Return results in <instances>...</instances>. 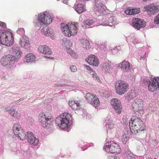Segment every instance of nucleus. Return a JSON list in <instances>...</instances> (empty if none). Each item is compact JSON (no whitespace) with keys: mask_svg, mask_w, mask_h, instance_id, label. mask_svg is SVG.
Wrapping results in <instances>:
<instances>
[{"mask_svg":"<svg viewBox=\"0 0 159 159\" xmlns=\"http://www.w3.org/2000/svg\"><path fill=\"white\" fill-rule=\"evenodd\" d=\"M78 24L73 22L69 25L64 23L61 24V30L65 36L68 37L77 34L78 30Z\"/></svg>","mask_w":159,"mask_h":159,"instance_id":"obj_1","label":"nucleus"},{"mask_svg":"<svg viewBox=\"0 0 159 159\" xmlns=\"http://www.w3.org/2000/svg\"><path fill=\"white\" fill-rule=\"evenodd\" d=\"M14 37L11 32L7 30L0 31V44L10 46L14 43Z\"/></svg>","mask_w":159,"mask_h":159,"instance_id":"obj_2","label":"nucleus"},{"mask_svg":"<svg viewBox=\"0 0 159 159\" xmlns=\"http://www.w3.org/2000/svg\"><path fill=\"white\" fill-rule=\"evenodd\" d=\"M71 117L70 114L66 112L64 113L56 119V123L60 128L62 129H65L68 126L69 121Z\"/></svg>","mask_w":159,"mask_h":159,"instance_id":"obj_3","label":"nucleus"},{"mask_svg":"<svg viewBox=\"0 0 159 159\" xmlns=\"http://www.w3.org/2000/svg\"><path fill=\"white\" fill-rule=\"evenodd\" d=\"M52 116L48 112H42L39 115V121L44 127L48 129L50 127Z\"/></svg>","mask_w":159,"mask_h":159,"instance_id":"obj_4","label":"nucleus"},{"mask_svg":"<svg viewBox=\"0 0 159 159\" xmlns=\"http://www.w3.org/2000/svg\"><path fill=\"white\" fill-rule=\"evenodd\" d=\"M128 87V84L122 80H119L115 83V87L116 92L120 95H122L125 93Z\"/></svg>","mask_w":159,"mask_h":159,"instance_id":"obj_5","label":"nucleus"},{"mask_svg":"<svg viewBox=\"0 0 159 159\" xmlns=\"http://www.w3.org/2000/svg\"><path fill=\"white\" fill-rule=\"evenodd\" d=\"M110 144L106 145L104 147V150L107 152L118 154L120 152L121 150L119 145L113 142H110Z\"/></svg>","mask_w":159,"mask_h":159,"instance_id":"obj_6","label":"nucleus"},{"mask_svg":"<svg viewBox=\"0 0 159 159\" xmlns=\"http://www.w3.org/2000/svg\"><path fill=\"white\" fill-rule=\"evenodd\" d=\"M52 19L51 15L47 11L41 13L39 15L38 21L45 25L50 24L52 21Z\"/></svg>","mask_w":159,"mask_h":159,"instance_id":"obj_7","label":"nucleus"},{"mask_svg":"<svg viewBox=\"0 0 159 159\" xmlns=\"http://www.w3.org/2000/svg\"><path fill=\"white\" fill-rule=\"evenodd\" d=\"M14 57L11 55H7L5 58H2L0 61L1 64L3 66H6L7 68H11L13 67V61Z\"/></svg>","mask_w":159,"mask_h":159,"instance_id":"obj_8","label":"nucleus"},{"mask_svg":"<svg viewBox=\"0 0 159 159\" xmlns=\"http://www.w3.org/2000/svg\"><path fill=\"white\" fill-rule=\"evenodd\" d=\"M132 109L136 113L138 112L140 114L143 113V102L142 99H136L131 103Z\"/></svg>","mask_w":159,"mask_h":159,"instance_id":"obj_9","label":"nucleus"},{"mask_svg":"<svg viewBox=\"0 0 159 159\" xmlns=\"http://www.w3.org/2000/svg\"><path fill=\"white\" fill-rule=\"evenodd\" d=\"M148 89L150 92L159 90V77L153 78L151 81H148Z\"/></svg>","mask_w":159,"mask_h":159,"instance_id":"obj_10","label":"nucleus"},{"mask_svg":"<svg viewBox=\"0 0 159 159\" xmlns=\"http://www.w3.org/2000/svg\"><path fill=\"white\" fill-rule=\"evenodd\" d=\"M134 125L136 127L140 129V131L144 130L145 125L143 121L140 119L138 118L136 116H133L130 120V124Z\"/></svg>","mask_w":159,"mask_h":159,"instance_id":"obj_11","label":"nucleus"},{"mask_svg":"<svg viewBox=\"0 0 159 159\" xmlns=\"http://www.w3.org/2000/svg\"><path fill=\"white\" fill-rule=\"evenodd\" d=\"M131 25L134 27L139 30L141 28L145 27L146 26V22L142 19L133 18L132 19Z\"/></svg>","mask_w":159,"mask_h":159,"instance_id":"obj_12","label":"nucleus"},{"mask_svg":"<svg viewBox=\"0 0 159 159\" xmlns=\"http://www.w3.org/2000/svg\"><path fill=\"white\" fill-rule=\"evenodd\" d=\"M111 103L115 109L116 112L120 114L121 112L122 107L120 101L117 98H113L111 101Z\"/></svg>","mask_w":159,"mask_h":159,"instance_id":"obj_13","label":"nucleus"},{"mask_svg":"<svg viewBox=\"0 0 159 159\" xmlns=\"http://www.w3.org/2000/svg\"><path fill=\"white\" fill-rule=\"evenodd\" d=\"M86 61L90 65L97 66L99 64L98 58L95 55H91L85 59Z\"/></svg>","mask_w":159,"mask_h":159,"instance_id":"obj_14","label":"nucleus"},{"mask_svg":"<svg viewBox=\"0 0 159 159\" xmlns=\"http://www.w3.org/2000/svg\"><path fill=\"white\" fill-rule=\"evenodd\" d=\"M144 8L146 11L150 12V14L151 15H153L159 11V5H155L153 3L146 6Z\"/></svg>","mask_w":159,"mask_h":159,"instance_id":"obj_15","label":"nucleus"},{"mask_svg":"<svg viewBox=\"0 0 159 159\" xmlns=\"http://www.w3.org/2000/svg\"><path fill=\"white\" fill-rule=\"evenodd\" d=\"M27 133L28 142L32 145H37L39 143V139L33 136V133L32 132L28 131Z\"/></svg>","mask_w":159,"mask_h":159,"instance_id":"obj_16","label":"nucleus"},{"mask_svg":"<svg viewBox=\"0 0 159 159\" xmlns=\"http://www.w3.org/2000/svg\"><path fill=\"white\" fill-rule=\"evenodd\" d=\"M19 43L21 47L27 49L30 48L29 41L26 38L21 37L20 39Z\"/></svg>","mask_w":159,"mask_h":159,"instance_id":"obj_17","label":"nucleus"},{"mask_svg":"<svg viewBox=\"0 0 159 159\" xmlns=\"http://www.w3.org/2000/svg\"><path fill=\"white\" fill-rule=\"evenodd\" d=\"M38 51L39 53L46 55L52 54V51L51 49L47 45H41L38 48Z\"/></svg>","mask_w":159,"mask_h":159,"instance_id":"obj_18","label":"nucleus"},{"mask_svg":"<svg viewBox=\"0 0 159 159\" xmlns=\"http://www.w3.org/2000/svg\"><path fill=\"white\" fill-rule=\"evenodd\" d=\"M119 67L124 72H127L129 69V62L126 61H123L119 64Z\"/></svg>","mask_w":159,"mask_h":159,"instance_id":"obj_19","label":"nucleus"},{"mask_svg":"<svg viewBox=\"0 0 159 159\" xmlns=\"http://www.w3.org/2000/svg\"><path fill=\"white\" fill-rule=\"evenodd\" d=\"M75 8L76 11L79 14L81 13L86 10L84 5L81 3L76 4L75 7Z\"/></svg>","mask_w":159,"mask_h":159,"instance_id":"obj_20","label":"nucleus"},{"mask_svg":"<svg viewBox=\"0 0 159 159\" xmlns=\"http://www.w3.org/2000/svg\"><path fill=\"white\" fill-rule=\"evenodd\" d=\"M69 104L70 107L74 110L79 109L80 108V103L77 101H70Z\"/></svg>","mask_w":159,"mask_h":159,"instance_id":"obj_21","label":"nucleus"},{"mask_svg":"<svg viewBox=\"0 0 159 159\" xmlns=\"http://www.w3.org/2000/svg\"><path fill=\"white\" fill-rule=\"evenodd\" d=\"M10 112L9 113L11 116L16 119H19L21 117V114L17 111H15V109H11L9 110Z\"/></svg>","mask_w":159,"mask_h":159,"instance_id":"obj_22","label":"nucleus"},{"mask_svg":"<svg viewBox=\"0 0 159 159\" xmlns=\"http://www.w3.org/2000/svg\"><path fill=\"white\" fill-rule=\"evenodd\" d=\"M96 9L101 14L103 13L105 11L106 6L101 2H99L98 5L96 4Z\"/></svg>","mask_w":159,"mask_h":159,"instance_id":"obj_23","label":"nucleus"},{"mask_svg":"<svg viewBox=\"0 0 159 159\" xmlns=\"http://www.w3.org/2000/svg\"><path fill=\"white\" fill-rule=\"evenodd\" d=\"M25 58L27 63L32 62L35 60V57L32 53H29L27 54Z\"/></svg>","mask_w":159,"mask_h":159,"instance_id":"obj_24","label":"nucleus"},{"mask_svg":"<svg viewBox=\"0 0 159 159\" xmlns=\"http://www.w3.org/2000/svg\"><path fill=\"white\" fill-rule=\"evenodd\" d=\"M110 63L109 61L104 62L102 65V70L106 72H109L111 69Z\"/></svg>","mask_w":159,"mask_h":159,"instance_id":"obj_25","label":"nucleus"},{"mask_svg":"<svg viewBox=\"0 0 159 159\" xmlns=\"http://www.w3.org/2000/svg\"><path fill=\"white\" fill-rule=\"evenodd\" d=\"M14 53L15 56H13L15 57L14 60V61L20 58L22 55V52L19 49H15Z\"/></svg>","mask_w":159,"mask_h":159,"instance_id":"obj_26","label":"nucleus"},{"mask_svg":"<svg viewBox=\"0 0 159 159\" xmlns=\"http://www.w3.org/2000/svg\"><path fill=\"white\" fill-rule=\"evenodd\" d=\"M96 96L95 94L90 93H87L86 95L85 98L86 101L90 103Z\"/></svg>","mask_w":159,"mask_h":159,"instance_id":"obj_27","label":"nucleus"},{"mask_svg":"<svg viewBox=\"0 0 159 159\" xmlns=\"http://www.w3.org/2000/svg\"><path fill=\"white\" fill-rule=\"evenodd\" d=\"M13 130L15 134H17L21 130H23L20 125L18 123L15 124L13 126Z\"/></svg>","mask_w":159,"mask_h":159,"instance_id":"obj_28","label":"nucleus"},{"mask_svg":"<svg viewBox=\"0 0 159 159\" xmlns=\"http://www.w3.org/2000/svg\"><path fill=\"white\" fill-rule=\"evenodd\" d=\"M105 122L106 123V127L107 129H111L114 128V124L111 120L110 119L106 120Z\"/></svg>","mask_w":159,"mask_h":159,"instance_id":"obj_29","label":"nucleus"},{"mask_svg":"<svg viewBox=\"0 0 159 159\" xmlns=\"http://www.w3.org/2000/svg\"><path fill=\"white\" fill-rule=\"evenodd\" d=\"M94 22L92 20L88 19L84 21L83 22V26L86 28H88L89 26L94 24Z\"/></svg>","mask_w":159,"mask_h":159,"instance_id":"obj_30","label":"nucleus"},{"mask_svg":"<svg viewBox=\"0 0 159 159\" xmlns=\"http://www.w3.org/2000/svg\"><path fill=\"white\" fill-rule=\"evenodd\" d=\"M21 140H24L26 138V135L23 130H21L17 134H15Z\"/></svg>","mask_w":159,"mask_h":159,"instance_id":"obj_31","label":"nucleus"},{"mask_svg":"<svg viewBox=\"0 0 159 159\" xmlns=\"http://www.w3.org/2000/svg\"><path fill=\"white\" fill-rule=\"evenodd\" d=\"M95 107H98L100 105V102L99 99L96 96L90 103Z\"/></svg>","mask_w":159,"mask_h":159,"instance_id":"obj_32","label":"nucleus"},{"mask_svg":"<svg viewBox=\"0 0 159 159\" xmlns=\"http://www.w3.org/2000/svg\"><path fill=\"white\" fill-rule=\"evenodd\" d=\"M130 130L132 134H135L138 132V130H140V129L138 128V127H135L134 125H132L131 124H130Z\"/></svg>","mask_w":159,"mask_h":159,"instance_id":"obj_33","label":"nucleus"},{"mask_svg":"<svg viewBox=\"0 0 159 159\" xmlns=\"http://www.w3.org/2000/svg\"><path fill=\"white\" fill-rule=\"evenodd\" d=\"M140 11V9L130 8V15H133L139 13Z\"/></svg>","mask_w":159,"mask_h":159,"instance_id":"obj_34","label":"nucleus"},{"mask_svg":"<svg viewBox=\"0 0 159 159\" xmlns=\"http://www.w3.org/2000/svg\"><path fill=\"white\" fill-rule=\"evenodd\" d=\"M67 52L74 58H75L77 57L76 54L73 50L71 49L70 48L68 49L67 50Z\"/></svg>","mask_w":159,"mask_h":159,"instance_id":"obj_35","label":"nucleus"},{"mask_svg":"<svg viewBox=\"0 0 159 159\" xmlns=\"http://www.w3.org/2000/svg\"><path fill=\"white\" fill-rule=\"evenodd\" d=\"M137 96V93L135 91V89H132L130 91V99H133Z\"/></svg>","mask_w":159,"mask_h":159,"instance_id":"obj_36","label":"nucleus"},{"mask_svg":"<svg viewBox=\"0 0 159 159\" xmlns=\"http://www.w3.org/2000/svg\"><path fill=\"white\" fill-rule=\"evenodd\" d=\"M83 47L86 49H88L89 48V43L87 40H85L83 42Z\"/></svg>","mask_w":159,"mask_h":159,"instance_id":"obj_37","label":"nucleus"},{"mask_svg":"<svg viewBox=\"0 0 159 159\" xmlns=\"http://www.w3.org/2000/svg\"><path fill=\"white\" fill-rule=\"evenodd\" d=\"M129 138V136H127L125 134L124 135H123L122 141L124 143H125V142L127 141L128 140ZM125 143L126 142H125Z\"/></svg>","mask_w":159,"mask_h":159,"instance_id":"obj_38","label":"nucleus"},{"mask_svg":"<svg viewBox=\"0 0 159 159\" xmlns=\"http://www.w3.org/2000/svg\"><path fill=\"white\" fill-rule=\"evenodd\" d=\"M70 69L72 72H75L77 71V68L75 66H71L70 67Z\"/></svg>","mask_w":159,"mask_h":159,"instance_id":"obj_39","label":"nucleus"},{"mask_svg":"<svg viewBox=\"0 0 159 159\" xmlns=\"http://www.w3.org/2000/svg\"><path fill=\"white\" fill-rule=\"evenodd\" d=\"M154 21L156 24L159 25V14L155 18Z\"/></svg>","mask_w":159,"mask_h":159,"instance_id":"obj_40","label":"nucleus"},{"mask_svg":"<svg viewBox=\"0 0 159 159\" xmlns=\"http://www.w3.org/2000/svg\"><path fill=\"white\" fill-rule=\"evenodd\" d=\"M93 77L95 79L98 81V80H100L99 78L97 76V75L96 73H93L92 74Z\"/></svg>","mask_w":159,"mask_h":159,"instance_id":"obj_41","label":"nucleus"},{"mask_svg":"<svg viewBox=\"0 0 159 159\" xmlns=\"http://www.w3.org/2000/svg\"><path fill=\"white\" fill-rule=\"evenodd\" d=\"M0 26L3 28H6V25L4 23L0 21Z\"/></svg>","mask_w":159,"mask_h":159,"instance_id":"obj_42","label":"nucleus"},{"mask_svg":"<svg viewBox=\"0 0 159 159\" xmlns=\"http://www.w3.org/2000/svg\"><path fill=\"white\" fill-rule=\"evenodd\" d=\"M70 42L69 41L67 40L66 41V42L65 43V46L67 48V45L68 47H70V46L71 45L70 44Z\"/></svg>","mask_w":159,"mask_h":159,"instance_id":"obj_43","label":"nucleus"},{"mask_svg":"<svg viewBox=\"0 0 159 159\" xmlns=\"http://www.w3.org/2000/svg\"><path fill=\"white\" fill-rule=\"evenodd\" d=\"M20 31L22 32V34H24L25 33V31L24 29L23 28H20L19 30L18 31L19 32Z\"/></svg>","mask_w":159,"mask_h":159,"instance_id":"obj_44","label":"nucleus"},{"mask_svg":"<svg viewBox=\"0 0 159 159\" xmlns=\"http://www.w3.org/2000/svg\"><path fill=\"white\" fill-rule=\"evenodd\" d=\"M125 12L126 14L127 15H129V9L128 8L127 10H126L125 11Z\"/></svg>","mask_w":159,"mask_h":159,"instance_id":"obj_45","label":"nucleus"},{"mask_svg":"<svg viewBox=\"0 0 159 159\" xmlns=\"http://www.w3.org/2000/svg\"><path fill=\"white\" fill-rule=\"evenodd\" d=\"M146 53H145L144 54V56H141L140 57V60H144L145 58V57L146 56Z\"/></svg>","mask_w":159,"mask_h":159,"instance_id":"obj_46","label":"nucleus"},{"mask_svg":"<svg viewBox=\"0 0 159 159\" xmlns=\"http://www.w3.org/2000/svg\"><path fill=\"white\" fill-rule=\"evenodd\" d=\"M86 69L89 70H92L91 68H90L89 66L86 65Z\"/></svg>","mask_w":159,"mask_h":159,"instance_id":"obj_47","label":"nucleus"},{"mask_svg":"<svg viewBox=\"0 0 159 159\" xmlns=\"http://www.w3.org/2000/svg\"><path fill=\"white\" fill-rule=\"evenodd\" d=\"M63 3H68L67 0H64L63 1Z\"/></svg>","mask_w":159,"mask_h":159,"instance_id":"obj_48","label":"nucleus"},{"mask_svg":"<svg viewBox=\"0 0 159 159\" xmlns=\"http://www.w3.org/2000/svg\"><path fill=\"white\" fill-rule=\"evenodd\" d=\"M134 157H133L130 156V159H134Z\"/></svg>","mask_w":159,"mask_h":159,"instance_id":"obj_49","label":"nucleus"},{"mask_svg":"<svg viewBox=\"0 0 159 159\" xmlns=\"http://www.w3.org/2000/svg\"><path fill=\"white\" fill-rule=\"evenodd\" d=\"M114 159H120V158L118 157H115Z\"/></svg>","mask_w":159,"mask_h":159,"instance_id":"obj_50","label":"nucleus"},{"mask_svg":"<svg viewBox=\"0 0 159 159\" xmlns=\"http://www.w3.org/2000/svg\"><path fill=\"white\" fill-rule=\"evenodd\" d=\"M47 31V34H48V33H50V31H49V32H48L49 30H47V29H46V31Z\"/></svg>","mask_w":159,"mask_h":159,"instance_id":"obj_51","label":"nucleus"},{"mask_svg":"<svg viewBox=\"0 0 159 159\" xmlns=\"http://www.w3.org/2000/svg\"><path fill=\"white\" fill-rule=\"evenodd\" d=\"M132 79H133V80L134 81V80H135V78L134 77L133 78H132Z\"/></svg>","mask_w":159,"mask_h":159,"instance_id":"obj_52","label":"nucleus"},{"mask_svg":"<svg viewBox=\"0 0 159 159\" xmlns=\"http://www.w3.org/2000/svg\"><path fill=\"white\" fill-rule=\"evenodd\" d=\"M85 1H88L89 0H85Z\"/></svg>","mask_w":159,"mask_h":159,"instance_id":"obj_53","label":"nucleus"}]
</instances>
